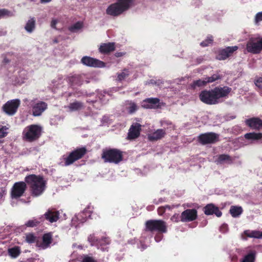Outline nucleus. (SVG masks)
I'll return each instance as SVG.
<instances>
[{"label":"nucleus","instance_id":"obj_1","mask_svg":"<svg viewBox=\"0 0 262 262\" xmlns=\"http://www.w3.org/2000/svg\"><path fill=\"white\" fill-rule=\"evenodd\" d=\"M231 90V89L227 86L216 87L213 89L202 91L199 95V98L201 101L205 104H216L221 102V98L226 97Z\"/></svg>","mask_w":262,"mask_h":262},{"label":"nucleus","instance_id":"obj_2","mask_svg":"<svg viewBox=\"0 0 262 262\" xmlns=\"http://www.w3.org/2000/svg\"><path fill=\"white\" fill-rule=\"evenodd\" d=\"M25 180L31 188L32 194L34 196L41 195L46 188L47 182L40 175H28L25 177Z\"/></svg>","mask_w":262,"mask_h":262},{"label":"nucleus","instance_id":"obj_3","mask_svg":"<svg viewBox=\"0 0 262 262\" xmlns=\"http://www.w3.org/2000/svg\"><path fill=\"white\" fill-rule=\"evenodd\" d=\"M134 4V0H117L110 5L106 10L107 14L117 16L128 10Z\"/></svg>","mask_w":262,"mask_h":262},{"label":"nucleus","instance_id":"obj_4","mask_svg":"<svg viewBox=\"0 0 262 262\" xmlns=\"http://www.w3.org/2000/svg\"><path fill=\"white\" fill-rule=\"evenodd\" d=\"M146 230L142 235V238L147 234L148 231H158L165 233L167 231L166 223L162 220H149L146 222Z\"/></svg>","mask_w":262,"mask_h":262},{"label":"nucleus","instance_id":"obj_5","mask_svg":"<svg viewBox=\"0 0 262 262\" xmlns=\"http://www.w3.org/2000/svg\"><path fill=\"white\" fill-rule=\"evenodd\" d=\"M41 130V127L37 125L33 124L28 126L23 130V138L29 142L36 140L40 136Z\"/></svg>","mask_w":262,"mask_h":262},{"label":"nucleus","instance_id":"obj_6","mask_svg":"<svg viewBox=\"0 0 262 262\" xmlns=\"http://www.w3.org/2000/svg\"><path fill=\"white\" fill-rule=\"evenodd\" d=\"M66 80L71 88L75 89L81 86L84 82H90V75L86 74H75L68 76Z\"/></svg>","mask_w":262,"mask_h":262},{"label":"nucleus","instance_id":"obj_7","mask_svg":"<svg viewBox=\"0 0 262 262\" xmlns=\"http://www.w3.org/2000/svg\"><path fill=\"white\" fill-rule=\"evenodd\" d=\"M26 105L32 107V114L34 116H39L47 108V104L43 101H36V99H24Z\"/></svg>","mask_w":262,"mask_h":262},{"label":"nucleus","instance_id":"obj_8","mask_svg":"<svg viewBox=\"0 0 262 262\" xmlns=\"http://www.w3.org/2000/svg\"><path fill=\"white\" fill-rule=\"evenodd\" d=\"M246 50L252 54H258L262 51V37L254 36L250 37L247 42Z\"/></svg>","mask_w":262,"mask_h":262},{"label":"nucleus","instance_id":"obj_9","mask_svg":"<svg viewBox=\"0 0 262 262\" xmlns=\"http://www.w3.org/2000/svg\"><path fill=\"white\" fill-rule=\"evenodd\" d=\"M102 158L105 162L117 164L122 160V155L120 150L111 149L104 151Z\"/></svg>","mask_w":262,"mask_h":262},{"label":"nucleus","instance_id":"obj_10","mask_svg":"<svg viewBox=\"0 0 262 262\" xmlns=\"http://www.w3.org/2000/svg\"><path fill=\"white\" fill-rule=\"evenodd\" d=\"M92 213L91 207L88 206L82 212L76 214L72 219L71 225L77 228L78 226L85 222L86 220L90 217Z\"/></svg>","mask_w":262,"mask_h":262},{"label":"nucleus","instance_id":"obj_11","mask_svg":"<svg viewBox=\"0 0 262 262\" xmlns=\"http://www.w3.org/2000/svg\"><path fill=\"white\" fill-rule=\"evenodd\" d=\"M26 183V182L20 181L14 184L11 190L12 199H17L23 195L27 188Z\"/></svg>","mask_w":262,"mask_h":262},{"label":"nucleus","instance_id":"obj_12","mask_svg":"<svg viewBox=\"0 0 262 262\" xmlns=\"http://www.w3.org/2000/svg\"><path fill=\"white\" fill-rule=\"evenodd\" d=\"M86 149L84 147L77 149L72 151L68 157L65 158L64 166H68L73 163L75 161L80 159L85 154Z\"/></svg>","mask_w":262,"mask_h":262},{"label":"nucleus","instance_id":"obj_13","mask_svg":"<svg viewBox=\"0 0 262 262\" xmlns=\"http://www.w3.org/2000/svg\"><path fill=\"white\" fill-rule=\"evenodd\" d=\"M20 104L18 99H12L8 101L3 106L4 111L9 115H13L17 111Z\"/></svg>","mask_w":262,"mask_h":262},{"label":"nucleus","instance_id":"obj_14","mask_svg":"<svg viewBox=\"0 0 262 262\" xmlns=\"http://www.w3.org/2000/svg\"><path fill=\"white\" fill-rule=\"evenodd\" d=\"M165 103L160 102L157 98H148L143 100L141 106L144 108H158L164 106Z\"/></svg>","mask_w":262,"mask_h":262},{"label":"nucleus","instance_id":"obj_15","mask_svg":"<svg viewBox=\"0 0 262 262\" xmlns=\"http://www.w3.org/2000/svg\"><path fill=\"white\" fill-rule=\"evenodd\" d=\"M200 142L203 144L214 143L219 140V135L213 133H208L200 135Z\"/></svg>","mask_w":262,"mask_h":262},{"label":"nucleus","instance_id":"obj_16","mask_svg":"<svg viewBox=\"0 0 262 262\" xmlns=\"http://www.w3.org/2000/svg\"><path fill=\"white\" fill-rule=\"evenodd\" d=\"M81 62L84 65L89 67L102 68L105 66V63L103 61L90 56L83 57L81 59Z\"/></svg>","mask_w":262,"mask_h":262},{"label":"nucleus","instance_id":"obj_17","mask_svg":"<svg viewBox=\"0 0 262 262\" xmlns=\"http://www.w3.org/2000/svg\"><path fill=\"white\" fill-rule=\"evenodd\" d=\"M198 216L196 210L187 209L182 212L181 215V221L182 222H189L195 220Z\"/></svg>","mask_w":262,"mask_h":262},{"label":"nucleus","instance_id":"obj_18","mask_svg":"<svg viewBox=\"0 0 262 262\" xmlns=\"http://www.w3.org/2000/svg\"><path fill=\"white\" fill-rule=\"evenodd\" d=\"M238 49V47L236 46L232 47H227L225 49L220 50L217 55V59L219 60H225L228 57L230 56L234 52Z\"/></svg>","mask_w":262,"mask_h":262},{"label":"nucleus","instance_id":"obj_19","mask_svg":"<svg viewBox=\"0 0 262 262\" xmlns=\"http://www.w3.org/2000/svg\"><path fill=\"white\" fill-rule=\"evenodd\" d=\"M141 130V125L138 123H135L130 126L128 133V138L129 139H134L137 138L140 134Z\"/></svg>","mask_w":262,"mask_h":262},{"label":"nucleus","instance_id":"obj_20","mask_svg":"<svg viewBox=\"0 0 262 262\" xmlns=\"http://www.w3.org/2000/svg\"><path fill=\"white\" fill-rule=\"evenodd\" d=\"M204 212L206 215L215 214L217 217H220L222 214L219 208L213 204L207 205L204 208Z\"/></svg>","mask_w":262,"mask_h":262},{"label":"nucleus","instance_id":"obj_21","mask_svg":"<svg viewBox=\"0 0 262 262\" xmlns=\"http://www.w3.org/2000/svg\"><path fill=\"white\" fill-rule=\"evenodd\" d=\"M43 215L47 221L50 223H54L59 219V212L54 209H49Z\"/></svg>","mask_w":262,"mask_h":262},{"label":"nucleus","instance_id":"obj_22","mask_svg":"<svg viewBox=\"0 0 262 262\" xmlns=\"http://www.w3.org/2000/svg\"><path fill=\"white\" fill-rule=\"evenodd\" d=\"M246 124L250 127L259 129L262 128V120L258 118H252L246 120Z\"/></svg>","mask_w":262,"mask_h":262},{"label":"nucleus","instance_id":"obj_23","mask_svg":"<svg viewBox=\"0 0 262 262\" xmlns=\"http://www.w3.org/2000/svg\"><path fill=\"white\" fill-rule=\"evenodd\" d=\"M52 241V234L51 232L45 233L42 236V242L37 244L39 247L42 249L48 248Z\"/></svg>","mask_w":262,"mask_h":262},{"label":"nucleus","instance_id":"obj_24","mask_svg":"<svg viewBox=\"0 0 262 262\" xmlns=\"http://www.w3.org/2000/svg\"><path fill=\"white\" fill-rule=\"evenodd\" d=\"M166 134L165 130L164 129H158L152 133L148 135V138L151 141H156L161 139Z\"/></svg>","mask_w":262,"mask_h":262},{"label":"nucleus","instance_id":"obj_25","mask_svg":"<svg viewBox=\"0 0 262 262\" xmlns=\"http://www.w3.org/2000/svg\"><path fill=\"white\" fill-rule=\"evenodd\" d=\"M245 139L249 141L250 143H254L262 139V134L260 133H249L244 136Z\"/></svg>","mask_w":262,"mask_h":262},{"label":"nucleus","instance_id":"obj_26","mask_svg":"<svg viewBox=\"0 0 262 262\" xmlns=\"http://www.w3.org/2000/svg\"><path fill=\"white\" fill-rule=\"evenodd\" d=\"M115 49V43L114 42L103 43L100 45L99 50L101 53L107 54Z\"/></svg>","mask_w":262,"mask_h":262},{"label":"nucleus","instance_id":"obj_27","mask_svg":"<svg viewBox=\"0 0 262 262\" xmlns=\"http://www.w3.org/2000/svg\"><path fill=\"white\" fill-rule=\"evenodd\" d=\"M125 108L129 114L134 113L138 108V106L134 102L126 101L125 103Z\"/></svg>","mask_w":262,"mask_h":262},{"label":"nucleus","instance_id":"obj_28","mask_svg":"<svg viewBox=\"0 0 262 262\" xmlns=\"http://www.w3.org/2000/svg\"><path fill=\"white\" fill-rule=\"evenodd\" d=\"M35 28V20L34 18H31L28 20L25 27V29L28 33H32Z\"/></svg>","mask_w":262,"mask_h":262},{"label":"nucleus","instance_id":"obj_29","mask_svg":"<svg viewBox=\"0 0 262 262\" xmlns=\"http://www.w3.org/2000/svg\"><path fill=\"white\" fill-rule=\"evenodd\" d=\"M256 252L255 250L250 251L245 255L241 262H254Z\"/></svg>","mask_w":262,"mask_h":262},{"label":"nucleus","instance_id":"obj_30","mask_svg":"<svg viewBox=\"0 0 262 262\" xmlns=\"http://www.w3.org/2000/svg\"><path fill=\"white\" fill-rule=\"evenodd\" d=\"M243 212L241 207L232 206L230 209V213L233 217L239 216Z\"/></svg>","mask_w":262,"mask_h":262},{"label":"nucleus","instance_id":"obj_31","mask_svg":"<svg viewBox=\"0 0 262 262\" xmlns=\"http://www.w3.org/2000/svg\"><path fill=\"white\" fill-rule=\"evenodd\" d=\"M101 244L98 247H97L98 249H100L102 251H107L108 245L110 244V240L108 238L104 237L99 239V241Z\"/></svg>","mask_w":262,"mask_h":262},{"label":"nucleus","instance_id":"obj_32","mask_svg":"<svg viewBox=\"0 0 262 262\" xmlns=\"http://www.w3.org/2000/svg\"><path fill=\"white\" fill-rule=\"evenodd\" d=\"M231 159L228 155H219L216 162L217 164H223L224 163H230L231 162Z\"/></svg>","mask_w":262,"mask_h":262},{"label":"nucleus","instance_id":"obj_33","mask_svg":"<svg viewBox=\"0 0 262 262\" xmlns=\"http://www.w3.org/2000/svg\"><path fill=\"white\" fill-rule=\"evenodd\" d=\"M83 107V103L79 101H75L73 103H71L68 106L69 108L71 111H78L82 109Z\"/></svg>","mask_w":262,"mask_h":262},{"label":"nucleus","instance_id":"obj_34","mask_svg":"<svg viewBox=\"0 0 262 262\" xmlns=\"http://www.w3.org/2000/svg\"><path fill=\"white\" fill-rule=\"evenodd\" d=\"M88 240L92 246L98 247L99 244L101 246V244L98 242L99 239L96 236L95 234H90L88 237Z\"/></svg>","mask_w":262,"mask_h":262},{"label":"nucleus","instance_id":"obj_35","mask_svg":"<svg viewBox=\"0 0 262 262\" xmlns=\"http://www.w3.org/2000/svg\"><path fill=\"white\" fill-rule=\"evenodd\" d=\"M244 234L248 237L259 239V231L246 230L244 231Z\"/></svg>","mask_w":262,"mask_h":262},{"label":"nucleus","instance_id":"obj_36","mask_svg":"<svg viewBox=\"0 0 262 262\" xmlns=\"http://www.w3.org/2000/svg\"><path fill=\"white\" fill-rule=\"evenodd\" d=\"M9 255L12 258H16L20 253V250L18 247H14L8 250Z\"/></svg>","mask_w":262,"mask_h":262},{"label":"nucleus","instance_id":"obj_37","mask_svg":"<svg viewBox=\"0 0 262 262\" xmlns=\"http://www.w3.org/2000/svg\"><path fill=\"white\" fill-rule=\"evenodd\" d=\"M83 27V23L81 21H78L71 25L69 28V30L73 33L79 31Z\"/></svg>","mask_w":262,"mask_h":262},{"label":"nucleus","instance_id":"obj_38","mask_svg":"<svg viewBox=\"0 0 262 262\" xmlns=\"http://www.w3.org/2000/svg\"><path fill=\"white\" fill-rule=\"evenodd\" d=\"M207 83L206 78L194 81L191 84V86L195 89L196 87L205 86Z\"/></svg>","mask_w":262,"mask_h":262},{"label":"nucleus","instance_id":"obj_39","mask_svg":"<svg viewBox=\"0 0 262 262\" xmlns=\"http://www.w3.org/2000/svg\"><path fill=\"white\" fill-rule=\"evenodd\" d=\"M15 15V11H10L6 9H2L0 10V18L4 17H12Z\"/></svg>","mask_w":262,"mask_h":262},{"label":"nucleus","instance_id":"obj_40","mask_svg":"<svg viewBox=\"0 0 262 262\" xmlns=\"http://www.w3.org/2000/svg\"><path fill=\"white\" fill-rule=\"evenodd\" d=\"M130 74V72L128 69H124L123 71L118 74V80L121 81L125 79Z\"/></svg>","mask_w":262,"mask_h":262},{"label":"nucleus","instance_id":"obj_41","mask_svg":"<svg viewBox=\"0 0 262 262\" xmlns=\"http://www.w3.org/2000/svg\"><path fill=\"white\" fill-rule=\"evenodd\" d=\"M26 241L29 244H32L35 242L36 237L32 233H28L25 234Z\"/></svg>","mask_w":262,"mask_h":262},{"label":"nucleus","instance_id":"obj_42","mask_svg":"<svg viewBox=\"0 0 262 262\" xmlns=\"http://www.w3.org/2000/svg\"><path fill=\"white\" fill-rule=\"evenodd\" d=\"M221 78V76L218 73L214 74L212 75L211 76L206 77L207 83H212Z\"/></svg>","mask_w":262,"mask_h":262},{"label":"nucleus","instance_id":"obj_43","mask_svg":"<svg viewBox=\"0 0 262 262\" xmlns=\"http://www.w3.org/2000/svg\"><path fill=\"white\" fill-rule=\"evenodd\" d=\"M174 207V206L173 205L172 206H170L169 205H166L164 207H160L158 209V213L159 215H162L165 212L166 209H168L169 210V209L173 208Z\"/></svg>","mask_w":262,"mask_h":262},{"label":"nucleus","instance_id":"obj_44","mask_svg":"<svg viewBox=\"0 0 262 262\" xmlns=\"http://www.w3.org/2000/svg\"><path fill=\"white\" fill-rule=\"evenodd\" d=\"M255 85L260 90H262V77L256 76L254 79Z\"/></svg>","mask_w":262,"mask_h":262},{"label":"nucleus","instance_id":"obj_45","mask_svg":"<svg viewBox=\"0 0 262 262\" xmlns=\"http://www.w3.org/2000/svg\"><path fill=\"white\" fill-rule=\"evenodd\" d=\"M8 128L5 126H0V138L5 137L8 134Z\"/></svg>","mask_w":262,"mask_h":262},{"label":"nucleus","instance_id":"obj_46","mask_svg":"<svg viewBox=\"0 0 262 262\" xmlns=\"http://www.w3.org/2000/svg\"><path fill=\"white\" fill-rule=\"evenodd\" d=\"M39 223V221L34 219L28 221L26 223L25 225L28 227H33L36 226Z\"/></svg>","mask_w":262,"mask_h":262},{"label":"nucleus","instance_id":"obj_47","mask_svg":"<svg viewBox=\"0 0 262 262\" xmlns=\"http://www.w3.org/2000/svg\"><path fill=\"white\" fill-rule=\"evenodd\" d=\"M213 41V38L212 36H208L207 39L201 42L200 43V45L202 47H207L208 46L210 43H211Z\"/></svg>","mask_w":262,"mask_h":262},{"label":"nucleus","instance_id":"obj_48","mask_svg":"<svg viewBox=\"0 0 262 262\" xmlns=\"http://www.w3.org/2000/svg\"><path fill=\"white\" fill-rule=\"evenodd\" d=\"M6 194V187H0V200H3Z\"/></svg>","mask_w":262,"mask_h":262},{"label":"nucleus","instance_id":"obj_49","mask_svg":"<svg viewBox=\"0 0 262 262\" xmlns=\"http://www.w3.org/2000/svg\"><path fill=\"white\" fill-rule=\"evenodd\" d=\"M255 20L256 23L262 21V12H258L256 14L255 17Z\"/></svg>","mask_w":262,"mask_h":262},{"label":"nucleus","instance_id":"obj_50","mask_svg":"<svg viewBox=\"0 0 262 262\" xmlns=\"http://www.w3.org/2000/svg\"><path fill=\"white\" fill-rule=\"evenodd\" d=\"M98 98L102 103H105L107 100H106L104 97H105V96L103 95L102 93L98 94Z\"/></svg>","mask_w":262,"mask_h":262},{"label":"nucleus","instance_id":"obj_51","mask_svg":"<svg viewBox=\"0 0 262 262\" xmlns=\"http://www.w3.org/2000/svg\"><path fill=\"white\" fill-rule=\"evenodd\" d=\"M82 262H96L95 260L88 256H85L83 259Z\"/></svg>","mask_w":262,"mask_h":262},{"label":"nucleus","instance_id":"obj_52","mask_svg":"<svg viewBox=\"0 0 262 262\" xmlns=\"http://www.w3.org/2000/svg\"><path fill=\"white\" fill-rule=\"evenodd\" d=\"M58 23V20L56 18H53L51 22V27L53 29H56V25Z\"/></svg>","mask_w":262,"mask_h":262},{"label":"nucleus","instance_id":"obj_53","mask_svg":"<svg viewBox=\"0 0 262 262\" xmlns=\"http://www.w3.org/2000/svg\"><path fill=\"white\" fill-rule=\"evenodd\" d=\"M220 231L223 233H225L228 231V226L227 224H223L220 227Z\"/></svg>","mask_w":262,"mask_h":262},{"label":"nucleus","instance_id":"obj_54","mask_svg":"<svg viewBox=\"0 0 262 262\" xmlns=\"http://www.w3.org/2000/svg\"><path fill=\"white\" fill-rule=\"evenodd\" d=\"M171 220L174 222H178L179 221V215L178 214H174L171 217Z\"/></svg>","mask_w":262,"mask_h":262},{"label":"nucleus","instance_id":"obj_55","mask_svg":"<svg viewBox=\"0 0 262 262\" xmlns=\"http://www.w3.org/2000/svg\"><path fill=\"white\" fill-rule=\"evenodd\" d=\"M163 238V235L161 234H158L155 237V239L156 242H159Z\"/></svg>","mask_w":262,"mask_h":262},{"label":"nucleus","instance_id":"obj_56","mask_svg":"<svg viewBox=\"0 0 262 262\" xmlns=\"http://www.w3.org/2000/svg\"><path fill=\"white\" fill-rule=\"evenodd\" d=\"M147 245H146L145 244H143L142 243V239H141L140 241V245L139 246V248H140L141 250H143L145 249H146L147 248Z\"/></svg>","mask_w":262,"mask_h":262},{"label":"nucleus","instance_id":"obj_57","mask_svg":"<svg viewBox=\"0 0 262 262\" xmlns=\"http://www.w3.org/2000/svg\"><path fill=\"white\" fill-rule=\"evenodd\" d=\"M74 95L77 97H79L81 95H87L86 92H78L74 94Z\"/></svg>","mask_w":262,"mask_h":262},{"label":"nucleus","instance_id":"obj_58","mask_svg":"<svg viewBox=\"0 0 262 262\" xmlns=\"http://www.w3.org/2000/svg\"><path fill=\"white\" fill-rule=\"evenodd\" d=\"M124 54V53L123 52H117L115 53V55L117 57H119L123 56Z\"/></svg>","mask_w":262,"mask_h":262},{"label":"nucleus","instance_id":"obj_59","mask_svg":"<svg viewBox=\"0 0 262 262\" xmlns=\"http://www.w3.org/2000/svg\"><path fill=\"white\" fill-rule=\"evenodd\" d=\"M73 246L75 248L76 247H77L79 249H82L83 248V247L81 246V245H78V246H77L76 244H73Z\"/></svg>","mask_w":262,"mask_h":262},{"label":"nucleus","instance_id":"obj_60","mask_svg":"<svg viewBox=\"0 0 262 262\" xmlns=\"http://www.w3.org/2000/svg\"><path fill=\"white\" fill-rule=\"evenodd\" d=\"M4 63H7L9 62V59H8L7 57H5L3 60Z\"/></svg>","mask_w":262,"mask_h":262},{"label":"nucleus","instance_id":"obj_61","mask_svg":"<svg viewBox=\"0 0 262 262\" xmlns=\"http://www.w3.org/2000/svg\"><path fill=\"white\" fill-rule=\"evenodd\" d=\"M6 34V32L5 31H0V36L4 35Z\"/></svg>","mask_w":262,"mask_h":262},{"label":"nucleus","instance_id":"obj_62","mask_svg":"<svg viewBox=\"0 0 262 262\" xmlns=\"http://www.w3.org/2000/svg\"><path fill=\"white\" fill-rule=\"evenodd\" d=\"M50 1H51V0H40L41 3H47L50 2Z\"/></svg>","mask_w":262,"mask_h":262},{"label":"nucleus","instance_id":"obj_63","mask_svg":"<svg viewBox=\"0 0 262 262\" xmlns=\"http://www.w3.org/2000/svg\"><path fill=\"white\" fill-rule=\"evenodd\" d=\"M97 101V100H90L89 99L87 100V102H92V103H94L95 102H96Z\"/></svg>","mask_w":262,"mask_h":262},{"label":"nucleus","instance_id":"obj_64","mask_svg":"<svg viewBox=\"0 0 262 262\" xmlns=\"http://www.w3.org/2000/svg\"><path fill=\"white\" fill-rule=\"evenodd\" d=\"M262 238V232L259 231V239Z\"/></svg>","mask_w":262,"mask_h":262}]
</instances>
